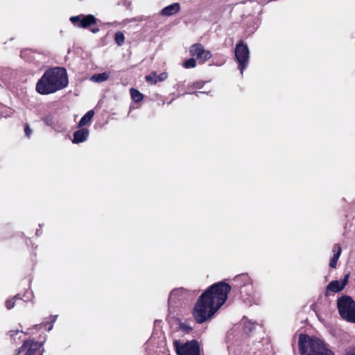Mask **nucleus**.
<instances>
[{"label":"nucleus","mask_w":355,"mask_h":355,"mask_svg":"<svg viewBox=\"0 0 355 355\" xmlns=\"http://www.w3.org/2000/svg\"><path fill=\"white\" fill-rule=\"evenodd\" d=\"M345 355H355V347L349 349Z\"/></svg>","instance_id":"obj_26"},{"label":"nucleus","mask_w":355,"mask_h":355,"mask_svg":"<svg viewBox=\"0 0 355 355\" xmlns=\"http://www.w3.org/2000/svg\"><path fill=\"white\" fill-rule=\"evenodd\" d=\"M230 286L226 283H217L205 291L198 300L193 316L197 323L210 320L214 313L225 302Z\"/></svg>","instance_id":"obj_1"},{"label":"nucleus","mask_w":355,"mask_h":355,"mask_svg":"<svg viewBox=\"0 0 355 355\" xmlns=\"http://www.w3.org/2000/svg\"><path fill=\"white\" fill-rule=\"evenodd\" d=\"M89 136V130L86 128H82L73 133V139L72 142L78 144L87 140Z\"/></svg>","instance_id":"obj_10"},{"label":"nucleus","mask_w":355,"mask_h":355,"mask_svg":"<svg viewBox=\"0 0 355 355\" xmlns=\"http://www.w3.org/2000/svg\"><path fill=\"white\" fill-rule=\"evenodd\" d=\"M56 318H57V315H53V316L51 317V323L52 324L48 328V331H51L53 329V324L56 320Z\"/></svg>","instance_id":"obj_25"},{"label":"nucleus","mask_w":355,"mask_h":355,"mask_svg":"<svg viewBox=\"0 0 355 355\" xmlns=\"http://www.w3.org/2000/svg\"><path fill=\"white\" fill-rule=\"evenodd\" d=\"M81 19H82V15L73 16V17H70V21L73 24H75L78 22H79V24H81Z\"/></svg>","instance_id":"obj_22"},{"label":"nucleus","mask_w":355,"mask_h":355,"mask_svg":"<svg viewBox=\"0 0 355 355\" xmlns=\"http://www.w3.org/2000/svg\"><path fill=\"white\" fill-rule=\"evenodd\" d=\"M333 252H334V256H333V258L330 261V263H329V266L334 268H336V264H337V261L340 256V254H341V251H342V249H341V247L340 245L338 244H335L334 245V248H333Z\"/></svg>","instance_id":"obj_14"},{"label":"nucleus","mask_w":355,"mask_h":355,"mask_svg":"<svg viewBox=\"0 0 355 355\" xmlns=\"http://www.w3.org/2000/svg\"><path fill=\"white\" fill-rule=\"evenodd\" d=\"M338 307L341 317L348 322L355 323V302L349 296L338 300Z\"/></svg>","instance_id":"obj_4"},{"label":"nucleus","mask_w":355,"mask_h":355,"mask_svg":"<svg viewBox=\"0 0 355 355\" xmlns=\"http://www.w3.org/2000/svg\"><path fill=\"white\" fill-rule=\"evenodd\" d=\"M190 53L193 57H196L202 63L211 58V54L209 51L205 50L200 44H196L190 47Z\"/></svg>","instance_id":"obj_7"},{"label":"nucleus","mask_w":355,"mask_h":355,"mask_svg":"<svg viewBox=\"0 0 355 355\" xmlns=\"http://www.w3.org/2000/svg\"><path fill=\"white\" fill-rule=\"evenodd\" d=\"M94 115L93 110L88 111L80 120L78 123V127H84L87 125L92 120Z\"/></svg>","instance_id":"obj_15"},{"label":"nucleus","mask_w":355,"mask_h":355,"mask_svg":"<svg viewBox=\"0 0 355 355\" xmlns=\"http://www.w3.org/2000/svg\"><path fill=\"white\" fill-rule=\"evenodd\" d=\"M234 54L238 62V68L243 74V70L247 67L250 59V51L247 44L240 41L235 47Z\"/></svg>","instance_id":"obj_6"},{"label":"nucleus","mask_w":355,"mask_h":355,"mask_svg":"<svg viewBox=\"0 0 355 355\" xmlns=\"http://www.w3.org/2000/svg\"><path fill=\"white\" fill-rule=\"evenodd\" d=\"M98 31H99V29H98V28H92V32L93 33H97V32H98Z\"/></svg>","instance_id":"obj_29"},{"label":"nucleus","mask_w":355,"mask_h":355,"mask_svg":"<svg viewBox=\"0 0 355 355\" xmlns=\"http://www.w3.org/2000/svg\"><path fill=\"white\" fill-rule=\"evenodd\" d=\"M97 19L92 15H82L81 24H78V27L86 28L91 25L95 24Z\"/></svg>","instance_id":"obj_13"},{"label":"nucleus","mask_w":355,"mask_h":355,"mask_svg":"<svg viewBox=\"0 0 355 355\" xmlns=\"http://www.w3.org/2000/svg\"><path fill=\"white\" fill-rule=\"evenodd\" d=\"M41 347L42 344H40L37 342L26 340L23 345L19 349V353L27 349L25 355H35L36 351ZM40 355H42V354Z\"/></svg>","instance_id":"obj_8"},{"label":"nucleus","mask_w":355,"mask_h":355,"mask_svg":"<svg viewBox=\"0 0 355 355\" xmlns=\"http://www.w3.org/2000/svg\"><path fill=\"white\" fill-rule=\"evenodd\" d=\"M19 331H10L9 333H10V336H13L15 334H17Z\"/></svg>","instance_id":"obj_28"},{"label":"nucleus","mask_w":355,"mask_h":355,"mask_svg":"<svg viewBox=\"0 0 355 355\" xmlns=\"http://www.w3.org/2000/svg\"><path fill=\"white\" fill-rule=\"evenodd\" d=\"M68 85L65 69L55 67L47 70L36 84V91L43 95L56 92Z\"/></svg>","instance_id":"obj_2"},{"label":"nucleus","mask_w":355,"mask_h":355,"mask_svg":"<svg viewBox=\"0 0 355 355\" xmlns=\"http://www.w3.org/2000/svg\"><path fill=\"white\" fill-rule=\"evenodd\" d=\"M179 328L184 333H189L192 329V328L186 323H180Z\"/></svg>","instance_id":"obj_21"},{"label":"nucleus","mask_w":355,"mask_h":355,"mask_svg":"<svg viewBox=\"0 0 355 355\" xmlns=\"http://www.w3.org/2000/svg\"><path fill=\"white\" fill-rule=\"evenodd\" d=\"M168 77V74L166 72H163L157 75L155 72L151 73L145 77L146 80L151 84H156L158 82L165 80Z\"/></svg>","instance_id":"obj_11"},{"label":"nucleus","mask_w":355,"mask_h":355,"mask_svg":"<svg viewBox=\"0 0 355 355\" xmlns=\"http://www.w3.org/2000/svg\"><path fill=\"white\" fill-rule=\"evenodd\" d=\"M196 65V61L194 58H189V60H186L184 63V67L185 68H193Z\"/></svg>","instance_id":"obj_20"},{"label":"nucleus","mask_w":355,"mask_h":355,"mask_svg":"<svg viewBox=\"0 0 355 355\" xmlns=\"http://www.w3.org/2000/svg\"><path fill=\"white\" fill-rule=\"evenodd\" d=\"M184 292V290L182 288L173 290L169 295V298H168L169 302H171L175 301L180 295H182L183 294Z\"/></svg>","instance_id":"obj_17"},{"label":"nucleus","mask_w":355,"mask_h":355,"mask_svg":"<svg viewBox=\"0 0 355 355\" xmlns=\"http://www.w3.org/2000/svg\"><path fill=\"white\" fill-rule=\"evenodd\" d=\"M177 355H200V347L196 340L182 343L179 340L173 341Z\"/></svg>","instance_id":"obj_5"},{"label":"nucleus","mask_w":355,"mask_h":355,"mask_svg":"<svg viewBox=\"0 0 355 355\" xmlns=\"http://www.w3.org/2000/svg\"><path fill=\"white\" fill-rule=\"evenodd\" d=\"M124 40H125V37H124L123 34L121 32L119 31V32L116 33L115 41L118 45L123 44L124 42Z\"/></svg>","instance_id":"obj_19"},{"label":"nucleus","mask_w":355,"mask_h":355,"mask_svg":"<svg viewBox=\"0 0 355 355\" xmlns=\"http://www.w3.org/2000/svg\"><path fill=\"white\" fill-rule=\"evenodd\" d=\"M348 277L349 275H347L342 282H339L338 280L331 282L328 284L327 289L334 293H338L342 291L347 282Z\"/></svg>","instance_id":"obj_9"},{"label":"nucleus","mask_w":355,"mask_h":355,"mask_svg":"<svg viewBox=\"0 0 355 355\" xmlns=\"http://www.w3.org/2000/svg\"><path fill=\"white\" fill-rule=\"evenodd\" d=\"M298 345L301 355H334L323 341L306 334L300 335Z\"/></svg>","instance_id":"obj_3"},{"label":"nucleus","mask_w":355,"mask_h":355,"mask_svg":"<svg viewBox=\"0 0 355 355\" xmlns=\"http://www.w3.org/2000/svg\"><path fill=\"white\" fill-rule=\"evenodd\" d=\"M24 132L27 137H30V135L31 134V130L28 124H26Z\"/></svg>","instance_id":"obj_24"},{"label":"nucleus","mask_w":355,"mask_h":355,"mask_svg":"<svg viewBox=\"0 0 355 355\" xmlns=\"http://www.w3.org/2000/svg\"><path fill=\"white\" fill-rule=\"evenodd\" d=\"M202 93H203V92H194L195 95H196L197 97H198V96H199V94H202Z\"/></svg>","instance_id":"obj_30"},{"label":"nucleus","mask_w":355,"mask_h":355,"mask_svg":"<svg viewBox=\"0 0 355 355\" xmlns=\"http://www.w3.org/2000/svg\"><path fill=\"white\" fill-rule=\"evenodd\" d=\"M6 305L8 309H10L15 306V302H12V300H8L6 302Z\"/></svg>","instance_id":"obj_23"},{"label":"nucleus","mask_w":355,"mask_h":355,"mask_svg":"<svg viewBox=\"0 0 355 355\" xmlns=\"http://www.w3.org/2000/svg\"><path fill=\"white\" fill-rule=\"evenodd\" d=\"M203 84L204 83L202 82H197V83H193V87L194 88H201L202 87Z\"/></svg>","instance_id":"obj_27"},{"label":"nucleus","mask_w":355,"mask_h":355,"mask_svg":"<svg viewBox=\"0 0 355 355\" xmlns=\"http://www.w3.org/2000/svg\"><path fill=\"white\" fill-rule=\"evenodd\" d=\"M180 10V5L178 3H173L168 6H166L161 11L163 16H171L178 13Z\"/></svg>","instance_id":"obj_12"},{"label":"nucleus","mask_w":355,"mask_h":355,"mask_svg":"<svg viewBox=\"0 0 355 355\" xmlns=\"http://www.w3.org/2000/svg\"><path fill=\"white\" fill-rule=\"evenodd\" d=\"M131 98L135 102H139L143 98V95L138 90L132 88L130 89Z\"/></svg>","instance_id":"obj_18"},{"label":"nucleus","mask_w":355,"mask_h":355,"mask_svg":"<svg viewBox=\"0 0 355 355\" xmlns=\"http://www.w3.org/2000/svg\"><path fill=\"white\" fill-rule=\"evenodd\" d=\"M110 77V73L107 72H103L101 73H96L93 75L90 80L94 83H102L107 80Z\"/></svg>","instance_id":"obj_16"}]
</instances>
